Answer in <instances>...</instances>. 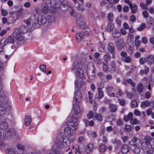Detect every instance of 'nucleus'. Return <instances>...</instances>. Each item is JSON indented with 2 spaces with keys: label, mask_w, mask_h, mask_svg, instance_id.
<instances>
[{
  "label": "nucleus",
  "mask_w": 154,
  "mask_h": 154,
  "mask_svg": "<svg viewBox=\"0 0 154 154\" xmlns=\"http://www.w3.org/2000/svg\"><path fill=\"white\" fill-rule=\"evenodd\" d=\"M107 18L109 21L112 22L114 18L113 14L111 13H109L108 15Z\"/></svg>",
  "instance_id": "79ce46f5"
},
{
  "label": "nucleus",
  "mask_w": 154,
  "mask_h": 154,
  "mask_svg": "<svg viewBox=\"0 0 154 154\" xmlns=\"http://www.w3.org/2000/svg\"><path fill=\"white\" fill-rule=\"evenodd\" d=\"M109 108L111 112H115L117 111V107L116 105L112 103L109 105Z\"/></svg>",
  "instance_id": "5701e85b"
},
{
  "label": "nucleus",
  "mask_w": 154,
  "mask_h": 154,
  "mask_svg": "<svg viewBox=\"0 0 154 154\" xmlns=\"http://www.w3.org/2000/svg\"><path fill=\"white\" fill-rule=\"evenodd\" d=\"M132 140L134 142V143L133 144V145L134 146V147H136V148H137L138 149H139L140 148V147L137 144L135 143V142L137 141H139V143H140L141 144V148H143V147L142 146V142H141V141L140 140H139L138 139H137V138H136V137H134L133 138Z\"/></svg>",
  "instance_id": "412c9836"
},
{
  "label": "nucleus",
  "mask_w": 154,
  "mask_h": 154,
  "mask_svg": "<svg viewBox=\"0 0 154 154\" xmlns=\"http://www.w3.org/2000/svg\"><path fill=\"white\" fill-rule=\"evenodd\" d=\"M32 119L31 117L29 116H26L25 119L24 124L26 126L29 125L31 122Z\"/></svg>",
  "instance_id": "aec40b11"
},
{
  "label": "nucleus",
  "mask_w": 154,
  "mask_h": 154,
  "mask_svg": "<svg viewBox=\"0 0 154 154\" xmlns=\"http://www.w3.org/2000/svg\"><path fill=\"white\" fill-rule=\"evenodd\" d=\"M139 61L140 63L142 65L143 64L146 62L145 59L142 57L140 58Z\"/></svg>",
  "instance_id": "680f3d73"
},
{
  "label": "nucleus",
  "mask_w": 154,
  "mask_h": 154,
  "mask_svg": "<svg viewBox=\"0 0 154 154\" xmlns=\"http://www.w3.org/2000/svg\"><path fill=\"white\" fill-rule=\"evenodd\" d=\"M6 112L5 108L3 106H0V116L4 114Z\"/></svg>",
  "instance_id": "7c9ffc66"
},
{
  "label": "nucleus",
  "mask_w": 154,
  "mask_h": 154,
  "mask_svg": "<svg viewBox=\"0 0 154 154\" xmlns=\"http://www.w3.org/2000/svg\"><path fill=\"white\" fill-rule=\"evenodd\" d=\"M98 149L100 153H104L106 152L107 149L106 146L104 144L100 143L98 146Z\"/></svg>",
  "instance_id": "1a4fd4ad"
},
{
  "label": "nucleus",
  "mask_w": 154,
  "mask_h": 154,
  "mask_svg": "<svg viewBox=\"0 0 154 154\" xmlns=\"http://www.w3.org/2000/svg\"><path fill=\"white\" fill-rule=\"evenodd\" d=\"M145 26L146 25L145 24L142 23L140 25L139 27L137 28V30L139 31H141L145 28Z\"/></svg>",
  "instance_id": "3c124183"
},
{
  "label": "nucleus",
  "mask_w": 154,
  "mask_h": 154,
  "mask_svg": "<svg viewBox=\"0 0 154 154\" xmlns=\"http://www.w3.org/2000/svg\"><path fill=\"white\" fill-rule=\"evenodd\" d=\"M75 88L76 90H79L80 88L82 83L80 79H78L75 81Z\"/></svg>",
  "instance_id": "4be33fe9"
},
{
  "label": "nucleus",
  "mask_w": 154,
  "mask_h": 154,
  "mask_svg": "<svg viewBox=\"0 0 154 154\" xmlns=\"http://www.w3.org/2000/svg\"><path fill=\"white\" fill-rule=\"evenodd\" d=\"M5 138L9 139L11 138V134L10 131H6L5 133Z\"/></svg>",
  "instance_id": "603ef678"
},
{
  "label": "nucleus",
  "mask_w": 154,
  "mask_h": 154,
  "mask_svg": "<svg viewBox=\"0 0 154 154\" xmlns=\"http://www.w3.org/2000/svg\"><path fill=\"white\" fill-rule=\"evenodd\" d=\"M151 103L149 101L146 100L145 101L143 102L141 105L140 106L143 108H144L145 107L148 106Z\"/></svg>",
  "instance_id": "bb28decb"
},
{
  "label": "nucleus",
  "mask_w": 154,
  "mask_h": 154,
  "mask_svg": "<svg viewBox=\"0 0 154 154\" xmlns=\"http://www.w3.org/2000/svg\"><path fill=\"white\" fill-rule=\"evenodd\" d=\"M97 86L98 87V89L100 88L102 90L104 88V84L102 82H99L97 83Z\"/></svg>",
  "instance_id": "49530a36"
},
{
  "label": "nucleus",
  "mask_w": 154,
  "mask_h": 154,
  "mask_svg": "<svg viewBox=\"0 0 154 154\" xmlns=\"http://www.w3.org/2000/svg\"><path fill=\"white\" fill-rule=\"evenodd\" d=\"M145 97L146 99H149L151 97V94L149 92H146L145 94Z\"/></svg>",
  "instance_id": "0e129e2a"
},
{
  "label": "nucleus",
  "mask_w": 154,
  "mask_h": 154,
  "mask_svg": "<svg viewBox=\"0 0 154 154\" xmlns=\"http://www.w3.org/2000/svg\"><path fill=\"white\" fill-rule=\"evenodd\" d=\"M121 56L122 57V59L123 58H125L127 56V54L126 52L122 51L121 53Z\"/></svg>",
  "instance_id": "052dcab7"
},
{
  "label": "nucleus",
  "mask_w": 154,
  "mask_h": 154,
  "mask_svg": "<svg viewBox=\"0 0 154 154\" xmlns=\"http://www.w3.org/2000/svg\"><path fill=\"white\" fill-rule=\"evenodd\" d=\"M129 5L130 6L132 13L135 14L137 11L138 7L136 4H134L132 5L131 3H130L129 4Z\"/></svg>",
  "instance_id": "9b49d317"
},
{
  "label": "nucleus",
  "mask_w": 154,
  "mask_h": 154,
  "mask_svg": "<svg viewBox=\"0 0 154 154\" xmlns=\"http://www.w3.org/2000/svg\"><path fill=\"white\" fill-rule=\"evenodd\" d=\"M2 90H0V98L3 99V101L2 102L4 103H6L9 100L8 95L9 94L8 92L6 91H1Z\"/></svg>",
  "instance_id": "39448f33"
},
{
  "label": "nucleus",
  "mask_w": 154,
  "mask_h": 154,
  "mask_svg": "<svg viewBox=\"0 0 154 154\" xmlns=\"http://www.w3.org/2000/svg\"><path fill=\"white\" fill-rule=\"evenodd\" d=\"M82 97V95L80 92H78L76 93L75 96V99L77 102H79Z\"/></svg>",
  "instance_id": "393cba45"
},
{
  "label": "nucleus",
  "mask_w": 154,
  "mask_h": 154,
  "mask_svg": "<svg viewBox=\"0 0 154 154\" xmlns=\"http://www.w3.org/2000/svg\"><path fill=\"white\" fill-rule=\"evenodd\" d=\"M48 18L44 16H39L37 19L38 24L40 25L45 24Z\"/></svg>",
  "instance_id": "423d86ee"
},
{
  "label": "nucleus",
  "mask_w": 154,
  "mask_h": 154,
  "mask_svg": "<svg viewBox=\"0 0 154 154\" xmlns=\"http://www.w3.org/2000/svg\"><path fill=\"white\" fill-rule=\"evenodd\" d=\"M131 129V127L130 125H126L125 126V130L126 131L129 132Z\"/></svg>",
  "instance_id": "864d4df0"
},
{
  "label": "nucleus",
  "mask_w": 154,
  "mask_h": 154,
  "mask_svg": "<svg viewBox=\"0 0 154 154\" xmlns=\"http://www.w3.org/2000/svg\"><path fill=\"white\" fill-rule=\"evenodd\" d=\"M125 45V44L123 41L121 39H119L116 43L117 47L119 50H121L124 48Z\"/></svg>",
  "instance_id": "9d476101"
},
{
  "label": "nucleus",
  "mask_w": 154,
  "mask_h": 154,
  "mask_svg": "<svg viewBox=\"0 0 154 154\" xmlns=\"http://www.w3.org/2000/svg\"><path fill=\"white\" fill-rule=\"evenodd\" d=\"M122 60L127 63H130L131 61V57L129 56H127L124 58H123Z\"/></svg>",
  "instance_id": "ea45409f"
},
{
  "label": "nucleus",
  "mask_w": 154,
  "mask_h": 154,
  "mask_svg": "<svg viewBox=\"0 0 154 154\" xmlns=\"http://www.w3.org/2000/svg\"><path fill=\"white\" fill-rule=\"evenodd\" d=\"M140 6L141 7V8L143 9H147V6H146V4H145L143 2H141L140 4Z\"/></svg>",
  "instance_id": "4d7b16f0"
},
{
  "label": "nucleus",
  "mask_w": 154,
  "mask_h": 154,
  "mask_svg": "<svg viewBox=\"0 0 154 154\" xmlns=\"http://www.w3.org/2000/svg\"><path fill=\"white\" fill-rule=\"evenodd\" d=\"M46 66L45 65H41L40 66L39 68L44 73H46Z\"/></svg>",
  "instance_id": "c03bdc74"
},
{
  "label": "nucleus",
  "mask_w": 154,
  "mask_h": 154,
  "mask_svg": "<svg viewBox=\"0 0 154 154\" xmlns=\"http://www.w3.org/2000/svg\"><path fill=\"white\" fill-rule=\"evenodd\" d=\"M78 118V116L77 114H74L72 117V122L76 123L77 121Z\"/></svg>",
  "instance_id": "e433bc0d"
},
{
  "label": "nucleus",
  "mask_w": 154,
  "mask_h": 154,
  "mask_svg": "<svg viewBox=\"0 0 154 154\" xmlns=\"http://www.w3.org/2000/svg\"><path fill=\"white\" fill-rule=\"evenodd\" d=\"M121 151L123 153H126L129 151V148L126 145H124L121 147Z\"/></svg>",
  "instance_id": "b1692460"
},
{
  "label": "nucleus",
  "mask_w": 154,
  "mask_h": 154,
  "mask_svg": "<svg viewBox=\"0 0 154 154\" xmlns=\"http://www.w3.org/2000/svg\"><path fill=\"white\" fill-rule=\"evenodd\" d=\"M103 59L105 61L107 62L111 59V56L109 55L106 54L104 56Z\"/></svg>",
  "instance_id": "a19ab883"
},
{
  "label": "nucleus",
  "mask_w": 154,
  "mask_h": 154,
  "mask_svg": "<svg viewBox=\"0 0 154 154\" xmlns=\"http://www.w3.org/2000/svg\"><path fill=\"white\" fill-rule=\"evenodd\" d=\"M7 42L9 43L14 44V38L13 36H9L7 39Z\"/></svg>",
  "instance_id": "f704fd0d"
},
{
  "label": "nucleus",
  "mask_w": 154,
  "mask_h": 154,
  "mask_svg": "<svg viewBox=\"0 0 154 154\" xmlns=\"http://www.w3.org/2000/svg\"><path fill=\"white\" fill-rule=\"evenodd\" d=\"M65 134L68 135V140L70 142L73 141L75 139L74 133L73 130L69 128H66L65 129Z\"/></svg>",
  "instance_id": "7ed1b4c3"
},
{
  "label": "nucleus",
  "mask_w": 154,
  "mask_h": 154,
  "mask_svg": "<svg viewBox=\"0 0 154 154\" xmlns=\"http://www.w3.org/2000/svg\"><path fill=\"white\" fill-rule=\"evenodd\" d=\"M75 36L76 39L78 42H80L82 40L84 37L83 32H77L76 33Z\"/></svg>",
  "instance_id": "f8f14e48"
},
{
  "label": "nucleus",
  "mask_w": 154,
  "mask_h": 154,
  "mask_svg": "<svg viewBox=\"0 0 154 154\" xmlns=\"http://www.w3.org/2000/svg\"><path fill=\"white\" fill-rule=\"evenodd\" d=\"M114 28V25L111 23H109L106 27V30L109 32L112 31Z\"/></svg>",
  "instance_id": "cd10ccee"
},
{
  "label": "nucleus",
  "mask_w": 154,
  "mask_h": 154,
  "mask_svg": "<svg viewBox=\"0 0 154 154\" xmlns=\"http://www.w3.org/2000/svg\"><path fill=\"white\" fill-rule=\"evenodd\" d=\"M107 48L109 52L114 53L115 50V45L112 42H110L107 46Z\"/></svg>",
  "instance_id": "ddd939ff"
},
{
  "label": "nucleus",
  "mask_w": 154,
  "mask_h": 154,
  "mask_svg": "<svg viewBox=\"0 0 154 154\" xmlns=\"http://www.w3.org/2000/svg\"><path fill=\"white\" fill-rule=\"evenodd\" d=\"M125 93L127 94V97L129 98H131L133 96V93L131 92H128L127 91H125Z\"/></svg>",
  "instance_id": "de8ad7c7"
},
{
  "label": "nucleus",
  "mask_w": 154,
  "mask_h": 154,
  "mask_svg": "<svg viewBox=\"0 0 154 154\" xmlns=\"http://www.w3.org/2000/svg\"><path fill=\"white\" fill-rule=\"evenodd\" d=\"M131 120V123L133 125L138 124L139 123V121L136 119H132Z\"/></svg>",
  "instance_id": "13d9d810"
},
{
  "label": "nucleus",
  "mask_w": 154,
  "mask_h": 154,
  "mask_svg": "<svg viewBox=\"0 0 154 154\" xmlns=\"http://www.w3.org/2000/svg\"><path fill=\"white\" fill-rule=\"evenodd\" d=\"M146 63L149 65H151L154 63V56L150 55L146 59Z\"/></svg>",
  "instance_id": "4468645a"
},
{
  "label": "nucleus",
  "mask_w": 154,
  "mask_h": 154,
  "mask_svg": "<svg viewBox=\"0 0 154 154\" xmlns=\"http://www.w3.org/2000/svg\"><path fill=\"white\" fill-rule=\"evenodd\" d=\"M141 41L143 43L146 44L147 42L148 39L147 38L143 37L142 38Z\"/></svg>",
  "instance_id": "774afa93"
},
{
  "label": "nucleus",
  "mask_w": 154,
  "mask_h": 154,
  "mask_svg": "<svg viewBox=\"0 0 154 154\" xmlns=\"http://www.w3.org/2000/svg\"><path fill=\"white\" fill-rule=\"evenodd\" d=\"M94 118L100 122H101L103 120V117L101 115L98 114L97 112L94 113Z\"/></svg>",
  "instance_id": "a211bd4d"
},
{
  "label": "nucleus",
  "mask_w": 154,
  "mask_h": 154,
  "mask_svg": "<svg viewBox=\"0 0 154 154\" xmlns=\"http://www.w3.org/2000/svg\"><path fill=\"white\" fill-rule=\"evenodd\" d=\"M119 103L122 106H124L125 104V100L124 99H119Z\"/></svg>",
  "instance_id": "09e8293b"
},
{
  "label": "nucleus",
  "mask_w": 154,
  "mask_h": 154,
  "mask_svg": "<svg viewBox=\"0 0 154 154\" xmlns=\"http://www.w3.org/2000/svg\"><path fill=\"white\" fill-rule=\"evenodd\" d=\"M18 29L21 33L24 34L27 32L28 30V28L25 25L22 26L20 28L16 29Z\"/></svg>",
  "instance_id": "6ab92c4d"
},
{
  "label": "nucleus",
  "mask_w": 154,
  "mask_h": 154,
  "mask_svg": "<svg viewBox=\"0 0 154 154\" xmlns=\"http://www.w3.org/2000/svg\"><path fill=\"white\" fill-rule=\"evenodd\" d=\"M147 23L149 25V26H151V25L153 24L154 23V21L153 18L150 17L148 19H146Z\"/></svg>",
  "instance_id": "2f4dec72"
},
{
  "label": "nucleus",
  "mask_w": 154,
  "mask_h": 154,
  "mask_svg": "<svg viewBox=\"0 0 154 154\" xmlns=\"http://www.w3.org/2000/svg\"><path fill=\"white\" fill-rule=\"evenodd\" d=\"M16 146L18 149L23 151L25 149V147L20 144H17Z\"/></svg>",
  "instance_id": "8fccbe9b"
},
{
  "label": "nucleus",
  "mask_w": 154,
  "mask_h": 154,
  "mask_svg": "<svg viewBox=\"0 0 154 154\" xmlns=\"http://www.w3.org/2000/svg\"><path fill=\"white\" fill-rule=\"evenodd\" d=\"M112 87L108 86L106 88V91L107 93H109L112 91Z\"/></svg>",
  "instance_id": "e2e57ef3"
},
{
  "label": "nucleus",
  "mask_w": 154,
  "mask_h": 154,
  "mask_svg": "<svg viewBox=\"0 0 154 154\" xmlns=\"http://www.w3.org/2000/svg\"><path fill=\"white\" fill-rule=\"evenodd\" d=\"M137 89L139 93H142L144 90L143 85L141 83L137 85Z\"/></svg>",
  "instance_id": "a878e982"
},
{
  "label": "nucleus",
  "mask_w": 154,
  "mask_h": 154,
  "mask_svg": "<svg viewBox=\"0 0 154 154\" xmlns=\"http://www.w3.org/2000/svg\"><path fill=\"white\" fill-rule=\"evenodd\" d=\"M135 45L136 48H138L140 45V42L139 40L135 41Z\"/></svg>",
  "instance_id": "bf43d9fd"
},
{
  "label": "nucleus",
  "mask_w": 154,
  "mask_h": 154,
  "mask_svg": "<svg viewBox=\"0 0 154 154\" xmlns=\"http://www.w3.org/2000/svg\"><path fill=\"white\" fill-rule=\"evenodd\" d=\"M55 145L57 149L62 148L63 147V143L62 141L59 139H57L55 141Z\"/></svg>",
  "instance_id": "f3484780"
},
{
  "label": "nucleus",
  "mask_w": 154,
  "mask_h": 154,
  "mask_svg": "<svg viewBox=\"0 0 154 154\" xmlns=\"http://www.w3.org/2000/svg\"><path fill=\"white\" fill-rule=\"evenodd\" d=\"M76 8L78 10L81 12L85 10L83 6L79 3H78V5L76 6Z\"/></svg>",
  "instance_id": "473e14b6"
},
{
  "label": "nucleus",
  "mask_w": 154,
  "mask_h": 154,
  "mask_svg": "<svg viewBox=\"0 0 154 154\" xmlns=\"http://www.w3.org/2000/svg\"><path fill=\"white\" fill-rule=\"evenodd\" d=\"M76 22L79 26L82 27L85 24V22L83 20V17L81 16L78 15L76 17Z\"/></svg>",
  "instance_id": "0eeeda50"
},
{
  "label": "nucleus",
  "mask_w": 154,
  "mask_h": 154,
  "mask_svg": "<svg viewBox=\"0 0 154 154\" xmlns=\"http://www.w3.org/2000/svg\"><path fill=\"white\" fill-rule=\"evenodd\" d=\"M71 124V127L70 128H71L72 130H76L77 128V127L78 126V124L77 123H73V122H69Z\"/></svg>",
  "instance_id": "c85d7f7f"
},
{
  "label": "nucleus",
  "mask_w": 154,
  "mask_h": 154,
  "mask_svg": "<svg viewBox=\"0 0 154 154\" xmlns=\"http://www.w3.org/2000/svg\"><path fill=\"white\" fill-rule=\"evenodd\" d=\"M87 74L90 79H92L95 75V68L92 62L88 63L87 67Z\"/></svg>",
  "instance_id": "f03ea898"
},
{
  "label": "nucleus",
  "mask_w": 154,
  "mask_h": 154,
  "mask_svg": "<svg viewBox=\"0 0 154 154\" xmlns=\"http://www.w3.org/2000/svg\"><path fill=\"white\" fill-rule=\"evenodd\" d=\"M134 113L136 116H139L140 115V111L138 109H135L134 110Z\"/></svg>",
  "instance_id": "69168bd1"
},
{
  "label": "nucleus",
  "mask_w": 154,
  "mask_h": 154,
  "mask_svg": "<svg viewBox=\"0 0 154 154\" xmlns=\"http://www.w3.org/2000/svg\"><path fill=\"white\" fill-rule=\"evenodd\" d=\"M42 12L44 14H47L49 10L48 6L45 5L42 9Z\"/></svg>",
  "instance_id": "72a5a7b5"
},
{
  "label": "nucleus",
  "mask_w": 154,
  "mask_h": 154,
  "mask_svg": "<svg viewBox=\"0 0 154 154\" xmlns=\"http://www.w3.org/2000/svg\"><path fill=\"white\" fill-rule=\"evenodd\" d=\"M98 98H99L101 99L103 97L104 95L103 92L100 88L98 89Z\"/></svg>",
  "instance_id": "4c0bfd02"
},
{
  "label": "nucleus",
  "mask_w": 154,
  "mask_h": 154,
  "mask_svg": "<svg viewBox=\"0 0 154 154\" xmlns=\"http://www.w3.org/2000/svg\"><path fill=\"white\" fill-rule=\"evenodd\" d=\"M103 71L106 72H108L109 71V68L107 64L103 62Z\"/></svg>",
  "instance_id": "c9c22d12"
},
{
  "label": "nucleus",
  "mask_w": 154,
  "mask_h": 154,
  "mask_svg": "<svg viewBox=\"0 0 154 154\" xmlns=\"http://www.w3.org/2000/svg\"><path fill=\"white\" fill-rule=\"evenodd\" d=\"M71 69L73 72H75L76 75L80 78L84 76L83 69L80 67V64L78 62H75L73 64Z\"/></svg>",
  "instance_id": "f257e3e1"
},
{
  "label": "nucleus",
  "mask_w": 154,
  "mask_h": 154,
  "mask_svg": "<svg viewBox=\"0 0 154 154\" xmlns=\"http://www.w3.org/2000/svg\"><path fill=\"white\" fill-rule=\"evenodd\" d=\"M94 113L92 111H90L87 114V116L88 118L89 119H92L93 117H94Z\"/></svg>",
  "instance_id": "a18cd8bd"
},
{
  "label": "nucleus",
  "mask_w": 154,
  "mask_h": 154,
  "mask_svg": "<svg viewBox=\"0 0 154 154\" xmlns=\"http://www.w3.org/2000/svg\"><path fill=\"white\" fill-rule=\"evenodd\" d=\"M73 109L75 113L76 114H79L81 112L78 103H75L73 106Z\"/></svg>",
  "instance_id": "dca6fc26"
},
{
  "label": "nucleus",
  "mask_w": 154,
  "mask_h": 154,
  "mask_svg": "<svg viewBox=\"0 0 154 154\" xmlns=\"http://www.w3.org/2000/svg\"><path fill=\"white\" fill-rule=\"evenodd\" d=\"M131 107L133 108L137 107V101L134 100H132L131 103Z\"/></svg>",
  "instance_id": "37998d69"
},
{
  "label": "nucleus",
  "mask_w": 154,
  "mask_h": 154,
  "mask_svg": "<svg viewBox=\"0 0 154 154\" xmlns=\"http://www.w3.org/2000/svg\"><path fill=\"white\" fill-rule=\"evenodd\" d=\"M123 93L122 92L121 89H119L116 93V97H118L119 96H122L123 94Z\"/></svg>",
  "instance_id": "6e6d98bb"
},
{
  "label": "nucleus",
  "mask_w": 154,
  "mask_h": 154,
  "mask_svg": "<svg viewBox=\"0 0 154 154\" xmlns=\"http://www.w3.org/2000/svg\"><path fill=\"white\" fill-rule=\"evenodd\" d=\"M0 127L2 129H7L8 127V124L5 122H2L0 124Z\"/></svg>",
  "instance_id": "c756f323"
},
{
  "label": "nucleus",
  "mask_w": 154,
  "mask_h": 154,
  "mask_svg": "<svg viewBox=\"0 0 154 154\" xmlns=\"http://www.w3.org/2000/svg\"><path fill=\"white\" fill-rule=\"evenodd\" d=\"M2 14L3 16H6L7 14H8V12L6 10H5L4 9H2Z\"/></svg>",
  "instance_id": "338daca9"
},
{
  "label": "nucleus",
  "mask_w": 154,
  "mask_h": 154,
  "mask_svg": "<svg viewBox=\"0 0 154 154\" xmlns=\"http://www.w3.org/2000/svg\"><path fill=\"white\" fill-rule=\"evenodd\" d=\"M127 82L128 83L131 85L133 87L135 86L136 84L131 79H129L127 80Z\"/></svg>",
  "instance_id": "5fc2aeb1"
},
{
  "label": "nucleus",
  "mask_w": 154,
  "mask_h": 154,
  "mask_svg": "<svg viewBox=\"0 0 154 154\" xmlns=\"http://www.w3.org/2000/svg\"><path fill=\"white\" fill-rule=\"evenodd\" d=\"M144 140L146 144L149 145L150 143V141L151 140V137L149 136H146L145 137Z\"/></svg>",
  "instance_id": "58836bf2"
},
{
  "label": "nucleus",
  "mask_w": 154,
  "mask_h": 154,
  "mask_svg": "<svg viewBox=\"0 0 154 154\" xmlns=\"http://www.w3.org/2000/svg\"><path fill=\"white\" fill-rule=\"evenodd\" d=\"M23 35L18 29H15L14 31V36L18 41L21 42L24 40L25 38Z\"/></svg>",
  "instance_id": "20e7f679"
},
{
  "label": "nucleus",
  "mask_w": 154,
  "mask_h": 154,
  "mask_svg": "<svg viewBox=\"0 0 154 154\" xmlns=\"http://www.w3.org/2000/svg\"><path fill=\"white\" fill-rule=\"evenodd\" d=\"M112 141V143L115 145V147L116 148H117L120 146L122 144L121 141L117 139L113 140Z\"/></svg>",
  "instance_id": "2eb2a0df"
},
{
  "label": "nucleus",
  "mask_w": 154,
  "mask_h": 154,
  "mask_svg": "<svg viewBox=\"0 0 154 154\" xmlns=\"http://www.w3.org/2000/svg\"><path fill=\"white\" fill-rule=\"evenodd\" d=\"M94 148V145L92 143H89L87 144L85 149V152L87 154H89L92 152Z\"/></svg>",
  "instance_id": "6e6552de"
}]
</instances>
